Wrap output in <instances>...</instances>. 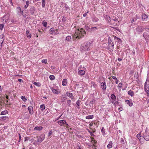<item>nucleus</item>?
Instances as JSON below:
<instances>
[{"mask_svg": "<svg viewBox=\"0 0 149 149\" xmlns=\"http://www.w3.org/2000/svg\"><path fill=\"white\" fill-rule=\"evenodd\" d=\"M26 5L24 6V8L25 9L27 8L28 7L29 4V1H26Z\"/></svg>", "mask_w": 149, "mask_h": 149, "instance_id": "35", "label": "nucleus"}, {"mask_svg": "<svg viewBox=\"0 0 149 149\" xmlns=\"http://www.w3.org/2000/svg\"><path fill=\"white\" fill-rule=\"evenodd\" d=\"M112 78L113 79L116 80L117 79V78L116 77V76H112Z\"/></svg>", "mask_w": 149, "mask_h": 149, "instance_id": "60", "label": "nucleus"}, {"mask_svg": "<svg viewBox=\"0 0 149 149\" xmlns=\"http://www.w3.org/2000/svg\"><path fill=\"white\" fill-rule=\"evenodd\" d=\"M33 107L31 106H29L28 108L29 113L31 115H32L33 113Z\"/></svg>", "mask_w": 149, "mask_h": 149, "instance_id": "11", "label": "nucleus"}, {"mask_svg": "<svg viewBox=\"0 0 149 149\" xmlns=\"http://www.w3.org/2000/svg\"><path fill=\"white\" fill-rule=\"evenodd\" d=\"M10 104L9 103L8 101V100H7L6 101V105L7 106H8V105H9Z\"/></svg>", "mask_w": 149, "mask_h": 149, "instance_id": "58", "label": "nucleus"}, {"mask_svg": "<svg viewBox=\"0 0 149 149\" xmlns=\"http://www.w3.org/2000/svg\"><path fill=\"white\" fill-rule=\"evenodd\" d=\"M122 110V108L120 107L118 108V111H120Z\"/></svg>", "mask_w": 149, "mask_h": 149, "instance_id": "61", "label": "nucleus"}, {"mask_svg": "<svg viewBox=\"0 0 149 149\" xmlns=\"http://www.w3.org/2000/svg\"><path fill=\"white\" fill-rule=\"evenodd\" d=\"M118 60L119 61H121L122 60V59L121 58H118Z\"/></svg>", "mask_w": 149, "mask_h": 149, "instance_id": "64", "label": "nucleus"}, {"mask_svg": "<svg viewBox=\"0 0 149 149\" xmlns=\"http://www.w3.org/2000/svg\"><path fill=\"white\" fill-rule=\"evenodd\" d=\"M35 11V8L34 7L31 8L30 10V11L32 14H33Z\"/></svg>", "mask_w": 149, "mask_h": 149, "instance_id": "43", "label": "nucleus"}, {"mask_svg": "<svg viewBox=\"0 0 149 149\" xmlns=\"http://www.w3.org/2000/svg\"><path fill=\"white\" fill-rule=\"evenodd\" d=\"M21 98L24 102H25L27 101V99L24 96H21Z\"/></svg>", "mask_w": 149, "mask_h": 149, "instance_id": "38", "label": "nucleus"}, {"mask_svg": "<svg viewBox=\"0 0 149 149\" xmlns=\"http://www.w3.org/2000/svg\"><path fill=\"white\" fill-rule=\"evenodd\" d=\"M80 102V101L79 100H78L76 102V104L77 105V107L78 109H79L80 108V107H79V106Z\"/></svg>", "mask_w": 149, "mask_h": 149, "instance_id": "41", "label": "nucleus"}, {"mask_svg": "<svg viewBox=\"0 0 149 149\" xmlns=\"http://www.w3.org/2000/svg\"><path fill=\"white\" fill-rule=\"evenodd\" d=\"M143 140L145 139L147 141H149V133L146 131H145L143 136Z\"/></svg>", "mask_w": 149, "mask_h": 149, "instance_id": "6", "label": "nucleus"}, {"mask_svg": "<svg viewBox=\"0 0 149 149\" xmlns=\"http://www.w3.org/2000/svg\"><path fill=\"white\" fill-rule=\"evenodd\" d=\"M32 83L34 85H35L36 86H37L40 87L41 86V84L39 82H33Z\"/></svg>", "mask_w": 149, "mask_h": 149, "instance_id": "29", "label": "nucleus"}, {"mask_svg": "<svg viewBox=\"0 0 149 149\" xmlns=\"http://www.w3.org/2000/svg\"><path fill=\"white\" fill-rule=\"evenodd\" d=\"M101 87L103 91H105L106 90L107 88V86L106 83L105 81L102 82L101 83Z\"/></svg>", "mask_w": 149, "mask_h": 149, "instance_id": "8", "label": "nucleus"}, {"mask_svg": "<svg viewBox=\"0 0 149 149\" xmlns=\"http://www.w3.org/2000/svg\"><path fill=\"white\" fill-rule=\"evenodd\" d=\"M88 132L90 133V135L91 136H94V134H93V132H91L90 131H89Z\"/></svg>", "mask_w": 149, "mask_h": 149, "instance_id": "56", "label": "nucleus"}, {"mask_svg": "<svg viewBox=\"0 0 149 149\" xmlns=\"http://www.w3.org/2000/svg\"><path fill=\"white\" fill-rule=\"evenodd\" d=\"M67 95L70 97L71 99H73V96L72 95V93H70L69 92H67L66 93Z\"/></svg>", "mask_w": 149, "mask_h": 149, "instance_id": "20", "label": "nucleus"}, {"mask_svg": "<svg viewBox=\"0 0 149 149\" xmlns=\"http://www.w3.org/2000/svg\"><path fill=\"white\" fill-rule=\"evenodd\" d=\"M67 83V79H63L62 82V85L63 86H65Z\"/></svg>", "mask_w": 149, "mask_h": 149, "instance_id": "22", "label": "nucleus"}, {"mask_svg": "<svg viewBox=\"0 0 149 149\" xmlns=\"http://www.w3.org/2000/svg\"><path fill=\"white\" fill-rule=\"evenodd\" d=\"M108 49L109 52H113L114 49V44L112 42L110 38L109 37L108 39Z\"/></svg>", "mask_w": 149, "mask_h": 149, "instance_id": "3", "label": "nucleus"}, {"mask_svg": "<svg viewBox=\"0 0 149 149\" xmlns=\"http://www.w3.org/2000/svg\"><path fill=\"white\" fill-rule=\"evenodd\" d=\"M115 100H111V103L113 104L114 103V102H115Z\"/></svg>", "mask_w": 149, "mask_h": 149, "instance_id": "62", "label": "nucleus"}, {"mask_svg": "<svg viewBox=\"0 0 149 149\" xmlns=\"http://www.w3.org/2000/svg\"><path fill=\"white\" fill-rule=\"evenodd\" d=\"M111 98L112 100H115L116 99V97L113 94H112L111 95Z\"/></svg>", "mask_w": 149, "mask_h": 149, "instance_id": "37", "label": "nucleus"}, {"mask_svg": "<svg viewBox=\"0 0 149 149\" xmlns=\"http://www.w3.org/2000/svg\"><path fill=\"white\" fill-rule=\"evenodd\" d=\"M40 108L41 110L43 111L45 109V106L44 104H42L40 106Z\"/></svg>", "mask_w": 149, "mask_h": 149, "instance_id": "36", "label": "nucleus"}, {"mask_svg": "<svg viewBox=\"0 0 149 149\" xmlns=\"http://www.w3.org/2000/svg\"><path fill=\"white\" fill-rule=\"evenodd\" d=\"M105 130L104 128V127H102L101 130V132L102 133V134L103 135V136H105L106 134L105 133Z\"/></svg>", "mask_w": 149, "mask_h": 149, "instance_id": "31", "label": "nucleus"}, {"mask_svg": "<svg viewBox=\"0 0 149 149\" xmlns=\"http://www.w3.org/2000/svg\"><path fill=\"white\" fill-rule=\"evenodd\" d=\"M2 44L3 43H0V49H1L2 47Z\"/></svg>", "mask_w": 149, "mask_h": 149, "instance_id": "63", "label": "nucleus"}, {"mask_svg": "<svg viewBox=\"0 0 149 149\" xmlns=\"http://www.w3.org/2000/svg\"><path fill=\"white\" fill-rule=\"evenodd\" d=\"M90 139H91V143L94 145L95 143L96 142V141L94 140V139L92 137H91Z\"/></svg>", "mask_w": 149, "mask_h": 149, "instance_id": "33", "label": "nucleus"}, {"mask_svg": "<svg viewBox=\"0 0 149 149\" xmlns=\"http://www.w3.org/2000/svg\"><path fill=\"white\" fill-rule=\"evenodd\" d=\"M137 16L136 15V16L133 17L131 20V23H132L136 21L137 19Z\"/></svg>", "mask_w": 149, "mask_h": 149, "instance_id": "25", "label": "nucleus"}, {"mask_svg": "<svg viewBox=\"0 0 149 149\" xmlns=\"http://www.w3.org/2000/svg\"><path fill=\"white\" fill-rule=\"evenodd\" d=\"M149 81L146 80L144 85V88L145 92H146L148 95L149 94Z\"/></svg>", "mask_w": 149, "mask_h": 149, "instance_id": "4", "label": "nucleus"}, {"mask_svg": "<svg viewBox=\"0 0 149 149\" xmlns=\"http://www.w3.org/2000/svg\"><path fill=\"white\" fill-rule=\"evenodd\" d=\"M86 34L85 31L82 29H78L76 30L73 38L74 39L81 38Z\"/></svg>", "mask_w": 149, "mask_h": 149, "instance_id": "1", "label": "nucleus"}, {"mask_svg": "<svg viewBox=\"0 0 149 149\" xmlns=\"http://www.w3.org/2000/svg\"><path fill=\"white\" fill-rule=\"evenodd\" d=\"M148 17L147 15L145 14L144 13L142 14V18L143 21H146L147 20Z\"/></svg>", "mask_w": 149, "mask_h": 149, "instance_id": "14", "label": "nucleus"}, {"mask_svg": "<svg viewBox=\"0 0 149 149\" xmlns=\"http://www.w3.org/2000/svg\"><path fill=\"white\" fill-rule=\"evenodd\" d=\"M128 94L131 96H133L134 94L133 91L131 90L128 91Z\"/></svg>", "mask_w": 149, "mask_h": 149, "instance_id": "27", "label": "nucleus"}, {"mask_svg": "<svg viewBox=\"0 0 149 149\" xmlns=\"http://www.w3.org/2000/svg\"><path fill=\"white\" fill-rule=\"evenodd\" d=\"M51 89L52 91L54 94H58L61 92L60 90L58 88H54V87H52Z\"/></svg>", "mask_w": 149, "mask_h": 149, "instance_id": "5", "label": "nucleus"}, {"mask_svg": "<svg viewBox=\"0 0 149 149\" xmlns=\"http://www.w3.org/2000/svg\"><path fill=\"white\" fill-rule=\"evenodd\" d=\"M22 15L24 17V15L23 14V10H22L20 12V15Z\"/></svg>", "mask_w": 149, "mask_h": 149, "instance_id": "57", "label": "nucleus"}, {"mask_svg": "<svg viewBox=\"0 0 149 149\" xmlns=\"http://www.w3.org/2000/svg\"><path fill=\"white\" fill-rule=\"evenodd\" d=\"M92 42H87L84 43L81 47V50L82 52H84L86 51H88L90 50V47L91 45Z\"/></svg>", "mask_w": 149, "mask_h": 149, "instance_id": "2", "label": "nucleus"}, {"mask_svg": "<svg viewBox=\"0 0 149 149\" xmlns=\"http://www.w3.org/2000/svg\"><path fill=\"white\" fill-rule=\"evenodd\" d=\"M52 130H51L50 131H49V132L48 134V136L49 137L52 134Z\"/></svg>", "mask_w": 149, "mask_h": 149, "instance_id": "48", "label": "nucleus"}, {"mask_svg": "<svg viewBox=\"0 0 149 149\" xmlns=\"http://www.w3.org/2000/svg\"><path fill=\"white\" fill-rule=\"evenodd\" d=\"M3 36H0V43H3Z\"/></svg>", "mask_w": 149, "mask_h": 149, "instance_id": "40", "label": "nucleus"}, {"mask_svg": "<svg viewBox=\"0 0 149 149\" xmlns=\"http://www.w3.org/2000/svg\"><path fill=\"white\" fill-rule=\"evenodd\" d=\"M21 10V8L19 7H18L16 8L17 13L20 16V12Z\"/></svg>", "mask_w": 149, "mask_h": 149, "instance_id": "23", "label": "nucleus"}, {"mask_svg": "<svg viewBox=\"0 0 149 149\" xmlns=\"http://www.w3.org/2000/svg\"><path fill=\"white\" fill-rule=\"evenodd\" d=\"M72 38L71 36H68L65 38V40L68 41H70L71 40Z\"/></svg>", "mask_w": 149, "mask_h": 149, "instance_id": "32", "label": "nucleus"}, {"mask_svg": "<svg viewBox=\"0 0 149 149\" xmlns=\"http://www.w3.org/2000/svg\"><path fill=\"white\" fill-rule=\"evenodd\" d=\"M45 135L44 134H41L40 136L37 137V142L41 143V142L45 138Z\"/></svg>", "mask_w": 149, "mask_h": 149, "instance_id": "7", "label": "nucleus"}, {"mask_svg": "<svg viewBox=\"0 0 149 149\" xmlns=\"http://www.w3.org/2000/svg\"><path fill=\"white\" fill-rule=\"evenodd\" d=\"M94 116L93 115H90L86 116V118L87 119H90L93 118Z\"/></svg>", "mask_w": 149, "mask_h": 149, "instance_id": "30", "label": "nucleus"}, {"mask_svg": "<svg viewBox=\"0 0 149 149\" xmlns=\"http://www.w3.org/2000/svg\"><path fill=\"white\" fill-rule=\"evenodd\" d=\"M104 17L105 19L107 20L108 22H109L111 21V19L109 16L106 15V16H104Z\"/></svg>", "mask_w": 149, "mask_h": 149, "instance_id": "28", "label": "nucleus"}, {"mask_svg": "<svg viewBox=\"0 0 149 149\" xmlns=\"http://www.w3.org/2000/svg\"><path fill=\"white\" fill-rule=\"evenodd\" d=\"M49 33L50 34H58L57 33H56L55 31L54 30V29L53 28H51L49 31Z\"/></svg>", "mask_w": 149, "mask_h": 149, "instance_id": "12", "label": "nucleus"}, {"mask_svg": "<svg viewBox=\"0 0 149 149\" xmlns=\"http://www.w3.org/2000/svg\"><path fill=\"white\" fill-rule=\"evenodd\" d=\"M49 78L51 80H53L55 79V77L54 76L52 75H51L49 76Z\"/></svg>", "mask_w": 149, "mask_h": 149, "instance_id": "44", "label": "nucleus"}, {"mask_svg": "<svg viewBox=\"0 0 149 149\" xmlns=\"http://www.w3.org/2000/svg\"><path fill=\"white\" fill-rule=\"evenodd\" d=\"M6 117V116H2L0 117V119L1 120H5Z\"/></svg>", "mask_w": 149, "mask_h": 149, "instance_id": "50", "label": "nucleus"}, {"mask_svg": "<svg viewBox=\"0 0 149 149\" xmlns=\"http://www.w3.org/2000/svg\"><path fill=\"white\" fill-rule=\"evenodd\" d=\"M114 38L116 41H118L119 43H120L121 42V40L119 38L115 36L114 37Z\"/></svg>", "mask_w": 149, "mask_h": 149, "instance_id": "19", "label": "nucleus"}, {"mask_svg": "<svg viewBox=\"0 0 149 149\" xmlns=\"http://www.w3.org/2000/svg\"><path fill=\"white\" fill-rule=\"evenodd\" d=\"M8 113V112L7 110H4L3 111H2L1 113V115H4L5 114H6Z\"/></svg>", "mask_w": 149, "mask_h": 149, "instance_id": "34", "label": "nucleus"}, {"mask_svg": "<svg viewBox=\"0 0 149 149\" xmlns=\"http://www.w3.org/2000/svg\"><path fill=\"white\" fill-rule=\"evenodd\" d=\"M120 142L122 144H124V141L123 139L122 138H121L120 139Z\"/></svg>", "mask_w": 149, "mask_h": 149, "instance_id": "49", "label": "nucleus"}, {"mask_svg": "<svg viewBox=\"0 0 149 149\" xmlns=\"http://www.w3.org/2000/svg\"><path fill=\"white\" fill-rule=\"evenodd\" d=\"M42 24L43 26L46 27L47 25V23L44 20L42 22Z\"/></svg>", "mask_w": 149, "mask_h": 149, "instance_id": "39", "label": "nucleus"}, {"mask_svg": "<svg viewBox=\"0 0 149 149\" xmlns=\"http://www.w3.org/2000/svg\"><path fill=\"white\" fill-rule=\"evenodd\" d=\"M18 135H19V139L18 142H19L21 140V135L19 133Z\"/></svg>", "mask_w": 149, "mask_h": 149, "instance_id": "53", "label": "nucleus"}, {"mask_svg": "<svg viewBox=\"0 0 149 149\" xmlns=\"http://www.w3.org/2000/svg\"><path fill=\"white\" fill-rule=\"evenodd\" d=\"M43 128L42 126H36L34 128V130L40 131L42 130Z\"/></svg>", "mask_w": 149, "mask_h": 149, "instance_id": "16", "label": "nucleus"}, {"mask_svg": "<svg viewBox=\"0 0 149 149\" xmlns=\"http://www.w3.org/2000/svg\"><path fill=\"white\" fill-rule=\"evenodd\" d=\"M97 30V28L96 27H92L90 29V31L91 32H93Z\"/></svg>", "mask_w": 149, "mask_h": 149, "instance_id": "24", "label": "nucleus"}, {"mask_svg": "<svg viewBox=\"0 0 149 149\" xmlns=\"http://www.w3.org/2000/svg\"><path fill=\"white\" fill-rule=\"evenodd\" d=\"M4 26V24H0V29L1 30H2L3 29Z\"/></svg>", "mask_w": 149, "mask_h": 149, "instance_id": "42", "label": "nucleus"}, {"mask_svg": "<svg viewBox=\"0 0 149 149\" xmlns=\"http://www.w3.org/2000/svg\"><path fill=\"white\" fill-rule=\"evenodd\" d=\"M136 31L139 34L143 31V29L141 26H138L136 28Z\"/></svg>", "mask_w": 149, "mask_h": 149, "instance_id": "15", "label": "nucleus"}, {"mask_svg": "<svg viewBox=\"0 0 149 149\" xmlns=\"http://www.w3.org/2000/svg\"><path fill=\"white\" fill-rule=\"evenodd\" d=\"M42 7H44L45 6V0H42Z\"/></svg>", "mask_w": 149, "mask_h": 149, "instance_id": "45", "label": "nucleus"}, {"mask_svg": "<svg viewBox=\"0 0 149 149\" xmlns=\"http://www.w3.org/2000/svg\"><path fill=\"white\" fill-rule=\"evenodd\" d=\"M85 28L87 30L89 31H90V29H91V28H90L89 26H85Z\"/></svg>", "mask_w": 149, "mask_h": 149, "instance_id": "46", "label": "nucleus"}, {"mask_svg": "<svg viewBox=\"0 0 149 149\" xmlns=\"http://www.w3.org/2000/svg\"><path fill=\"white\" fill-rule=\"evenodd\" d=\"M71 100H68L67 101V104L69 105L70 106L71 104Z\"/></svg>", "mask_w": 149, "mask_h": 149, "instance_id": "51", "label": "nucleus"}, {"mask_svg": "<svg viewBox=\"0 0 149 149\" xmlns=\"http://www.w3.org/2000/svg\"><path fill=\"white\" fill-rule=\"evenodd\" d=\"M26 34L28 38H30L31 37V34L29 33V31L27 30L26 32Z\"/></svg>", "mask_w": 149, "mask_h": 149, "instance_id": "18", "label": "nucleus"}, {"mask_svg": "<svg viewBox=\"0 0 149 149\" xmlns=\"http://www.w3.org/2000/svg\"><path fill=\"white\" fill-rule=\"evenodd\" d=\"M125 102L128 104L130 107L132 106L133 105V103L131 100H125Z\"/></svg>", "mask_w": 149, "mask_h": 149, "instance_id": "13", "label": "nucleus"}, {"mask_svg": "<svg viewBox=\"0 0 149 149\" xmlns=\"http://www.w3.org/2000/svg\"><path fill=\"white\" fill-rule=\"evenodd\" d=\"M88 13V11H87L86 13L84 14H83V16L84 17H85L87 15V13Z\"/></svg>", "mask_w": 149, "mask_h": 149, "instance_id": "54", "label": "nucleus"}, {"mask_svg": "<svg viewBox=\"0 0 149 149\" xmlns=\"http://www.w3.org/2000/svg\"><path fill=\"white\" fill-rule=\"evenodd\" d=\"M42 63H46L47 62V60L46 59H43L42 60Z\"/></svg>", "mask_w": 149, "mask_h": 149, "instance_id": "47", "label": "nucleus"}, {"mask_svg": "<svg viewBox=\"0 0 149 149\" xmlns=\"http://www.w3.org/2000/svg\"><path fill=\"white\" fill-rule=\"evenodd\" d=\"M38 142H37V140L36 141L34 142L33 144L34 145L36 146V145H37V143H38Z\"/></svg>", "mask_w": 149, "mask_h": 149, "instance_id": "59", "label": "nucleus"}, {"mask_svg": "<svg viewBox=\"0 0 149 149\" xmlns=\"http://www.w3.org/2000/svg\"><path fill=\"white\" fill-rule=\"evenodd\" d=\"M92 20L93 22H97L98 21L99 19L95 16H93L92 17Z\"/></svg>", "mask_w": 149, "mask_h": 149, "instance_id": "26", "label": "nucleus"}, {"mask_svg": "<svg viewBox=\"0 0 149 149\" xmlns=\"http://www.w3.org/2000/svg\"><path fill=\"white\" fill-rule=\"evenodd\" d=\"M122 86V84L121 83H119L118 86V87L121 88Z\"/></svg>", "mask_w": 149, "mask_h": 149, "instance_id": "52", "label": "nucleus"}, {"mask_svg": "<svg viewBox=\"0 0 149 149\" xmlns=\"http://www.w3.org/2000/svg\"><path fill=\"white\" fill-rule=\"evenodd\" d=\"M112 142L111 141H110L107 146V148L109 149L111 148L112 147Z\"/></svg>", "mask_w": 149, "mask_h": 149, "instance_id": "21", "label": "nucleus"}, {"mask_svg": "<svg viewBox=\"0 0 149 149\" xmlns=\"http://www.w3.org/2000/svg\"><path fill=\"white\" fill-rule=\"evenodd\" d=\"M118 101H115V102H114V103L113 104L114 105H116L118 104Z\"/></svg>", "mask_w": 149, "mask_h": 149, "instance_id": "55", "label": "nucleus"}, {"mask_svg": "<svg viewBox=\"0 0 149 149\" xmlns=\"http://www.w3.org/2000/svg\"><path fill=\"white\" fill-rule=\"evenodd\" d=\"M78 74L80 75H83L85 74V71L84 70H79V69H78Z\"/></svg>", "mask_w": 149, "mask_h": 149, "instance_id": "17", "label": "nucleus"}, {"mask_svg": "<svg viewBox=\"0 0 149 149\" xmlns=\"http://www.w3.org/2000/svg\"><path fill=\"white\" fill-rule=\"evenodd\" d=\"M58 124L60 126H62L65 124H66V122L65 120H59L57 122Z\"/></svg>", "mask_w": 149, "mask_h": 149, "instance_id": "10", "label": "nucleus"}, {"mask_svg": "<svg viewBox=\"0 0 149 149\" xmlns=\"http://www.w3.org/2000/svg\"><path fill=\"white\" fill-rule=\"evenodd\" d=\"M137 137L139 139L140 143L141 144L143 143V142L142 140L143 139V136L141 135V134L140 133H139L137 134Z\"/></svg>", "mask_w": 149, "mask_h": 149, "instance_id": "9", "label": "nucleus"}]
</instances>
